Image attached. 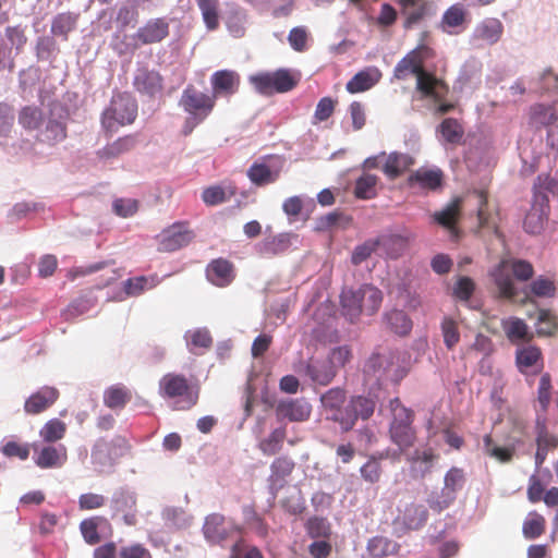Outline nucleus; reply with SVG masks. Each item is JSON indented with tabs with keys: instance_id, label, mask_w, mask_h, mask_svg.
I'll list each match as a JSON object with an SVG mask.
<instances>
[{
	"instance_id": "1",
	"label": "nucleus",
	"mask_w": 558,
	"mask_h": 558,
	"mask_svg": "<svg viewBox=\"0 0 558 558\" xmlns=\"http://www.w3.org/2000/svg\"><path fill=\"white\" fill-rule=\"evenodd\" d=\"M393 74L398 80H404L409 74H414L416 89L424 98L440 101L449 93L448 85L433 73L425 71L421 59H416L411 51L397 63Z\"/></svg>"
},
{
	"instance_id": "2",
	"label": "nucleus",
	"mask_w": 558,
	"mask_h": 558,
	"mask_svg": "<svg viewBox=\"0 0 558 558\" xmlns=\"http://www.w3.org/2000/svg\"><path fill=\"white\" fill-rule=\"evenodd\" d=\"M161 398L173 400V409L187 411L195 407L199 399V386L179 373L165 374L158 384Z\"/></svg>"
},
{
	"instance_id": "3",
	"label": "nucleus",
	"mask_w": 558,
	"mask_h": 558,
	"mask_svg": "<svg viewBox=\"0 0 558 558\" xmlns=\"http://www.w3.org/2000/svg\"><path fill=\"white\" fill-rule=\"evenodd\" d=\"M179 106L187 114L182 132L184 135H190L197 125L211 114L216 106V99L211 94H206L189 84L182 92Z\"/></svg>"
},
{
	"instance_id": "4",
	"label": "nucleus",
	"mask_w": 558,
	"mask_h": 558,
	"mask_svg": "<svg viewBox=\"0 0 558 558\" xmlns=\"http://www.w3.org/2000/svg\"><path fill=\"white\" fill-rule=\"evenodd\" d=\"M137 117V104L126 93L114 95L100 117L101 128L107 136H112L120 128L132 124Z\"/></svg>"
},
{
	"instance_id": "5",
	"label": "nucleus",
	"mask_w": 558,
	"mask_h": 558,
	"mask_svg": "<svg viewBox=\"0 0 558 558\" xmlns=\"http://www.w3.org/2000/svg\"><path fill=\"white\" fill-rule=\"evenodd\" d=\"M250 82L258 93L267 96L290 92L298 84V80L286 69L253 75Z\"/></svg>"
},
{
	"instance_id": "6",
	"label": "nucleus",
	"mask_w": 558,
	"mask_h": 558,
	"mask_svg": "<svg viewBox=\"0 0 558 558\" xmlns=\"http://www.w3.org/2000/svg\"><path fill=\"white\" fill-rule=\"evenodd\" d=\"M376 400L373 397L353 396L345 404V410L336 417L343 432L351 430L359 418L366 421L375 412Z\"/></svg>"
},
{
	"instance_id": "7",
	"label": "nucleus",
	"mask_w": 558,
	"mask_h": 558,
	"mask_svg": "<svg viewBox=\"0 0 558 558\" xmlns=\"http://www.w3.org/2000/svg\"><path fill=\"white\" fill-rule=\"evenodd\" d=\"M194 238L186 222H175L158 236L159 252H174L186 246Z\"/></svg>"
},
{
	"instance_id": "8",
	"label": "nucleus",
	"mask_w": 558,
	"mask_h": 558,
	"mask_svg": "<svg viewBox=\"0 0 558 558\" xmlns=\"http://www.w3.org/2000/svg\"><path fill=\"white\" fill-rule=\"evenodd\" d=\"M169 22L165 17L148 20L134 35V39L141 45L161 43L169 36Z\"/></svg>"
},
{
	"instance_id": "9",
	"label": "nucleus",
	"mask_w": 558,
	"mask_h": 558,
	"mask_svg": "<svg viewBox=\"0 0 558 558\" xmlns=\"http://www.w3.org/2000/svg\"><path fill=\"white\" fill-rule=\"evenodd\" d=\"M276 413L290 422H304L311 416L312 405L305 398L287 399L278 403Z\"/></svg>"
},
{
	"instance_id": "10",
	"label": "nucleus",
	"mask_w": 558,
	"mask_h": 558,
	"mask_svg": "<svg viewBox=\"0 0 558 558\" xmlns=\"http://www.w3.org/2000/svg\"><path fill=\"white\" fill-rule=\"evenodd\" d=\"M59 396L56 387L44 386L25 400L24 411L31 415L43 413L56 403Z\"/></svg>"
},
{
	"instance_id": "11",
	"label": "nucleus",
	"mask_w": 558,
	"mask_h": 558,
	"mask_svg": "<svg viewBox=\"0 0 558 558\" xmlns=\"http://www.w3.org/2000/svg\"><path fill=\"white\" fill-rule=\"evenodd\" d=\"M536 445L535 463L539 466L546 460L547 453L558 447V437L547 430L546 418L541 415L536 420Z\"/></svg>"
},
{
	"instance_id": "12",
	"label": "nucleus",
	"mask_w": 558,
	"mask_h": 558,
	"mask_svg": "<svg viewBox=\"0 0 558 558\" xmlns=\"http://www.w3.org/2000/svg\"><path fill=\"white\" fill-rule=\"evenodd\" d=\"M133 85L138 93L154 97L161 93L163 80L159 72L142 68L137 70Z\"/></svg>"
},
{
	"instance_id": "13",
	"label": "nucleus",
	"mask_w": 558,
	"mask_h": 558,
	"mask_svg": "<svg viewBox=\"0 0 558 558\" xmlns=\"http://www.w3.org/2000/svg\"><path fill=\"white\" fill-rule=\"evenodd\" d=\"M438 459V456L432 448L416 449L409 457L410 473L414 480H422L432 472L434 462Z\"/></svg>"
},
{
	"instance_id": "14",
	"label": "nucleus",
	"mask_w": 558,
	"mask_h": 558,
	"mask_svg": "<svg viewBox=\"0 0 558 558\" xmlns=\"http://www.w3.org/2000/svg\"><path fill=\"white\" fill-rule=\"evenodd\" d=\"M548 198L542 196V201H533L532 207L523 221L524 230L531 234H538L544 229L548 216Z\"/></svg>"
},
{
	"instance_id": "15",
	"label": "nucleus",
	"mask_w": 558,
	"mask_h": 558,
	"mask_svg": "<svg viewBox=\"0 0 558 558\" xmlns=\"http://www.w3.org/2000/svg\"><path fill=\"white\" fill-rule=\"evenodd\" d=\"M444 173L438 168H420L408 178V185L418 186L422 190L435 191L442 184Z\"/></svg>"
},
{
	"instance_id": "16",
	"label": "nucleus",
	"mask_w": 558,
	"mask_h": 558,
	"mask_svg": "<svg viewBox=\"0 0 558 558\" xmlns=\"http://www.w3.org/2000/svg\"><path fill=\"white\" fill-rule=\"evenodd\" d=\"M206 276L213 284L227 287L235 277L233 264L225 258L213 259L206 268Z\"/></svg>"
},
{
	"instance_id": "17",
	"label": "nucleus",
	"mask_w": 558,
	"mask_h": 558,
	"mask_svg": "<svg viewBox=\"0 0 558 558\" xmlns=\"http://www.w3.org/2000/svg\"><path fill=\"white\" fill-rule=\"evenodd\" d=\"M68 460V450L64 445L43 447L35 457V463L40 469H59Z\"/></svg>"
},
{
	"instance_id": "18",
	"label": "nucleus",
	"mask_w": 558,
	"mask_h": 558,
	"mask_svg": "<svg viewBox=\"0 0 558 558\" xmlns=\"http://www.w3.org/2000/svg\"><path fill=\"white\" fill-rule=\"evenodd\" d=\"M210 83L213 87V96L217 100V97L220 95H233L240 84V76L234 71L230 70H220L215 72L210 77Z\"/></svg>"
},
{
	"instance_id": "19",
	"label": "nucleus",
	"mask_w": 558,
	"mask_h": 558,
	"mask_svg": "<svg viewBox=\"0 0 558 558\" xmlns=\"http://www.w3.org/2000/svg\"><path fill=\"white\" fill-rule=\"evenodd\" d=\"M385 158L381 171L389 180L398 179L414 165V158L404 153L392 151Z\"/></svg>"
},
{
	"instance_id": "20",
	"label": "nucleus",
	"mask_w": 558,
	"mask_h": 558,
	"mask_svg": "<svg viewBox=\"0 0 558 558\" xmlns=\"http://www.w3.org/2000/svg\"><path fill=\"white\" fill-rule=\"evenodd\" d=\"M504 34V24L496 17H487L480 22L475 28V38L488 45L498 43Z\"/></svg>"
},
{
	"instance_id": "21",
	"label": "nucleus",
	"mask_w": 558,
	"mask_h": 558,
	"mask_svg": "<svg viewBox=\"0 0 558 558\" xmlns=\"http://www.w3.org/2000/svg\"><path fill=\"white\" fill-rule=\"evenodd\" d=\"M132 391L123 384L109 386L104 391V404L111 410H122L131 401Z\"/></svg>"
},
{
	"instance_id": "22",
	"label": "nucleus",
	"mask_w": 558,
	"mask_h": 558,
	"mask_svg": "<svg viewBox=\"0 0 558 558\" xmlns=\"http://www.w3.org/2000/svg\"><path fill=\"white\" fill-rule=\"evenodd\" d=\"M291 233H279L264 239L258 245V252L264 257L282 254L291 246Z\"/></svg>"
},
{
	"instance_id": "23",
	"label": "nucleus",
	"mask_w": 558,
	"mask_h": 558,
	"mask_svg": "<svg viewBox=\"0 0 558 558\" xmlns=\"http://www.w3.org/2000/svg\"><path fill=\"white\" fill-rule=\"evenodd\" d=\"M136 145L135 135H125L117 138L114 142L107 144L105 147L97 151V156L100 159H113L118 158L122 154L129 153Z\"/></svg>"
},
{
	"instance_id": "24",
	"label": "nucleus",
	"mask_w": 558,
	"mask_h": 558,
	"mask_svg": "<svg viewBox=\"0 0 558 558\" xmlns=\"http://www.w3.org/2000/svg\"><path fill=\"white\" fill-rule=\"evenodd\" d=\"M437 132L441 135L446 144L457 146L463 143L464 128L458 119H444L438 125Z\"/></svg>"
},
{
	"instance_id": "25",
	"label": "nucleus",
	"mask_w": 558,
	"mask_h": 558,
	"mask_svg": "<svg viewBox=\"0 0 558 558\" xmlns=\"http://www.w3.org/2000/svg\"><path fill=\"white\" fill-rule=\"evenodd\" d=\"M342 314L351 323H354L363 313L362 299L360 298V288L357 290H344L341 293Z\"/></svg>"
},
{
	"instance_id": "26",
	"label": "nucleus",
	"mask_w": 558,
	"mask_h": 558,
	"mask_svg": "<svg viewBox=\"0 0 558 558\" xmlns=\"http://www.w3.org/2000/svg\"><path fill=\"white\" fill-rule=\"evenodd\" d=\"M386 327L398 336H407L412 330L410 317L401 310H391L384 316Z\"/></svg>"
},
{
	"instance_id": "27",
	"label": "nucleus",
	"mask_w": 558,
	"mask_h": 558,
	"mask_svg": "<svg viewBox=\"0 0 558 558\" xmlns=\"http://www.w3.org/2000/svg\"><path fill=\"white\" fill-rule=\"evenodd\" d=\"M379 77L377 69L360 71L347 83L345 88L351 94L362 93L371 89Z\"/></svg>"
},
{
	"instance_id": "28",
	"label": "nucleus",
	"mask_w": 558,
	"mask_h": 558,
	"mask_svg": "<svg viewBox=\"0 0 558 558\" xmlns=\"http://www.w3.org/2000/svg\"><path fill=\"white\" fill-rule=\"evenodd\" d=\"M234 195H236V186L230 182L226 186L211 185L206 187L202 193V199L208 206H216Z\"/></svg>"
},
{
	"instance_id": "29",
	"label": "nucleus",
	"mask_w": 558,
	"mask_h": 558,
	"mask_svg": "<svg viewBox=\"0 0 558 558\" xmlns=\"http://www.w3.org/2000/svg\"><path fill=\"white\" fill-rule=\"evenodd\" d=\"M280 175V170H271L265 162H254L247 170V178L257 186L275 183Z\"/></svg>"
},
{
	"instance_id": "30",
	"label": "nucleus",
	"mask_w": 558,
	"mask_h": 558,
	"mask_svg": "<svg viewBox=\"0 0 558 558\" xmlns=\"http://www.w3.org/2000/svg\"><path fill=\"white\" fill-rule=\"evenodd\" d=\"M345 399V391L341 388H331L322 396V403L326 410L331 412L330 418L333 422H336V417L344 412Z\"/></svg>"
},
{
	"instance_id": "31",
	"label": "nucleus",
	"mask_w": 558,
	"mask_h": 558,
	"mask_svg": "<svg viewBox=\"0 0 558 558\" xmlns=\"http://www.w3.org/2000/svg\"><path fill=\"white\" fill-rule=\"evenodd\" d=\"M557 119L554 106L536 104L530 108V124L536 129L551 125Z\"/></svg>"
},
{
	"instance_id": "32",
	"label": "nucleus",
	"mask_w": 558,
	"mask_h": 558,
	"mask_svg": "<svg viewBox=\"0 0 558 558\" xmlns=\"http://www.w3.org/2000/svg\"><path fill=\"white\" fill-rule=\"evenodd\" d=\"M508 267V262L502 260L492 272L495 284L498 288L499 294L505 299H512L515 294V288L513 281L508 272H506V268Z\"/></svg>"
},
{
	"instance_id": "33",
	"label": "nucleus",
	"mask_w": 558,
	"mask_h": 558,
	"mask_svg": "<svg viewBox=\"0 0 558 558\" xmlns=\"http://www.w3.org/2000/svg\"><path fill=\"white\" fill-rule=\"evenodd\" d=\"M78 14L63 12L57 14L51 22V34L68 40L69 34L76 28Z\"/></svg>"
},
{
	"instance_id": "34",
	"label": "nucleus",
	"mask_w": 558,
	"mask_h": 558,
	"mask_svg": "<svg viewBox=\"0 0 558 558\" xmlns=\"http://www.w3.org/2000/svg\"><path fill=\"white\" fill-rule=\"evenodd\" d=\"M379 178L376 174L364 172L355 181L353 194L359 199H372L377 196Z\"/></svg>"
},
{
	"instance_id": "35",
	"label": "nucleus",
	"mask_w": 558,
	"mask_h": 558,
	"mask_svg": "<svg viewBox=\"0 0 558 558\" xmlns=\"http://www.w3.org/2000/svg\"><path fill=\"white\" fill-rule=\"evenodd\" d=\"M203 532L211 543H220L227 537V530L225 527V518L220 514H210L206 518Z\"/></svg>"
},
{
	"instance_id": "36",
	"label": "nucleus",
	"mask_w": 558,
	"mask_h": 558,
	"mask_svg": "<svg viewBox=\"0 0 558 558\" xmlns=\"http://www.w3.org/2000/svg\"><path fill=\"white\" fill-rule=\"evenodd\" d=\"M468 19V11L461 3H456L449 7L441 17V28L445 32L451 33L450 28L461 27L465 24Z\"/></svg>"
},
{
	"instance_id": "37",
	"label": "nucleus",
	"mask_w": 558,
	"mask_h": 558,
	"mask_svg": "<svg viewBox=\"0 0 558 558\" xmlns=\"http://www.w3.org/2000/svg\"><path fill=\"white\" fill-rule=\"evenodd\" d=\"M360 298L362 299L363 312L368 315H374L383 302L381 291L371 284L360 287Z\"/></svg>"
},
{
	"instance_id": "38",
	"label": "nucleus",
	"mask_w": 558,
	"mask_h": 558,
	"mask_svg": "<svg viewBox=\"0 0 558 558\" xmlns=\"http://www.w3.org/2000/svg\"><path fill=\"white\" fill-rule=\"evenodd\" d=\"M390 438L401 450L408 449L414 445L416 439L415 430L411 425H390Z\"/></svg>"
},
{
	"instance_id": "39",
	"label": "nucleus",
	"mask_w": 558,
	"mask_h": 558,
	"mask_svg": "<svg viewBox=\"0 0 558 558\" xmlns=\"http://www.w3.org/2000/svg\"><path fill=\"white\" fill-rule=\"evenodd\" d=\"M427 510L423 505L410 504L402 514L403 524L410 530H417L426 522Z\"/></svg>"
},
{
	"instance_id": "40",
	"label": "nucleus",
	"mask_w": 558,
	"mask_h": 558,
	"mask_svg": "<svg viewBox=\"0 0 558 558\" xmlns=\"http://www.w3.org/2000/svg\"><path fill=\"white\" fill-rule=\"evenodd\" d=\"M545 529V518L536 511H532L527 514L523 522L522 533L526 539H535L544 534Z\"/></svg>"
},
{
	"instance_id": "41",
	"label": "nucleus",
	"mask_w": 558,
	"mask_h": 558,
	"mask_svg": "<svg viewBox=\"0 0 558 558\" xmlns=\"http://www.w3.org/2000/svg\"><path fill=\"white\" fill-rule=\"evenodd\" d=\"M101 523H107L106 518L97 515L88 519H84L80 523V531L83 536V539L88 545H96L101 541V537L98 533V527Z\"/></svg>"
},
{
	"instance_id": "42",
	"label": "nucleus",
	"mask_w": 558,
	"mask_h": 558,
	"mask_svg": "<svg viewBox=\"0 0 558 558\" xmlns=\"http://www.w3.org/2000/svg\"><path fill=\"white\" fill-rule=\"evenodd\" d=\"M202 12L204 23L208 31H215L219 26V0H196Z\"/></svg>"
},
{
	"instance_id": "43",
	"label": "nucleus",
	"mask_w": 558,
	"mask_h": 558,
	"mask_svg": "<svg viewBox=\"0 0 558 558\" xmlns=\"http://www.w3.org/2000/svg\"><path fill=\"white\" fill-rule=\"evenodd\" d=\"M461 201L459 198L453 199L440 211L434 214V219L440 226L451 229L456 226L459 214H460Z\"/></svg>"
},
{
	"instance_id": "44",
	"label": "nucleus",
	"mask_w": 558,
	"mask_h": 558,
	"mask_svg": "<svg viewBox=\"0 0 558 558\" xmlns=\"http://www.w3.org/2000/svg\"><path fill=\"white\" fill-rule=\"evenodd\" d=\"M66 433V424L59 418H51L41 427L39 435L46 442L61 440Z\"/></svg>"
},
{
	"instance_id": "45",
	"label": "nucleus",
	"mask_w": 558,
	"mask_h": 558,
	"mask_svg": "<svg viewBox=\"0 0 558 558\" xmlns=\"http://www.w3.org/2000/svg\"><path fill=\"white\" fill-rule=\"evenodd\" d=\"M501 327L511 342L524 340L527 336V326L524 320L518 317H509L504 319Z\"/></svg>"
},
{
	"instance_id": "46",
	"label": "nucleus",
	"mask_w": 558,
	"mask_h": 558,
	"mask_svg": "<svg viewBox=\"0 0 558 558\" xmlns=\"http://www.w3.org/2000/svg\"><path fill=\"white\" fill-rule=\"evenodd\" d=\"M66 124L58 120H49L44 132L43 142L49 145H54L66 138Z\"/></svg>"
},
{
	"instance_id": "47",
	"label": "nucleus",
	"mask_w": 558,
	"mask_h": 558,
	"mask_svg": "<svg viewBox=\"0 0 558 558\" xmlns=\"http://www.w3.org/2000/svg\"><path fill=\"white\" fill-rule=\"evenodd\" d=\"M43 111L38 107L26 106L24 107L19 114V123L25 130H37L43 123Z\"/></svg>"
},
{
	"instance_id": "48",
	"label": "nucleus",
	"mask_w": 558,
	"mask_h": 558,
	"mask_svg": "<svg viewBox=\"0 0 558 558\" xmlns=\"http://www.w3.org/2000/svg\"><path fill=\"white\" fill-rule=\"evenodd\" d=\"M287 436L286 429L280 427L274 429L269 436L259 442L260 451L266 456H274L280 451Z\"/></svg>"
},
{
	"instance_id": "49",
	"label": "nucleus",
	"mask_w": 558,
	"mask_h": 558,
	"mask_svg": "<svg viewBox=\"0 0 558 558\" xmlns=\"http://www.w3.org/2000/svg\"><path fill=\"white\" fill-rule=\"evenodd\" d=\"M484 441V452L496 459L499 462L506 463L511 461L514 449L510 447H500L494 444L490 435H485L483 438Z\"/></svg>"
},
{
	"instance_id": "50",
	"label": "nucleus",
	"mask_w": 558,
	"mask_h": 558,
	"mask_svg": "<svg viewBox=\"0 0 558 558\" xmlns=\"http://www.w3.org/2000/svg\"><path fill=\"white\" fill-rule=\"evenodd\" d=\"M395 355L392 352L373 353L365 364L366 372L374 374L383 371L388 372L392 365Z\"/></svg>"
},
{
	"instance_id": "51",
	"label": "nucleus",
	"mask_w": 558,
	"mask_h": 558,
	"mask_svg": "<svg viewBox=\"0 0 558 558\" xmlns=\"http://www.w3.org/2000/svg\"><path fill=\"white\" fill-rule=\"evenodd\" d=\"M390 410L392 414L390 425H411L413 423V412L402 405L399 398H395L390 401Z\"/></svg>"
},
{
	"instance_id": "52",
	"label": "nucleus",
	"mask_w": 558,
	"mask_h": 558,
	"mask_svg": "<svg viewBox=\"0 0 558 558\" xmlns=\"http://www.w3.org/2000/svg\"><path fill=\"white\" fill-rule=\"evenodd\" d=\"M444 343L448 350H452L460 341L459 326L456 320L445 317L441 322Z\"/></svg>"
},
{
	"instance_id": "53",
	"label": "nucleus",
	"mask_w": 558,
	"mask_h": 558,
	"mask_svg": "<svg viewBox=\"0 0 558 558\" xmlns=\"http://www.w3.org/2000/svg\"><path fill=\"white\" fill-rule=\"evenodd\" d=\"M156 281L154 277L138 276L130 278L124 282L125 293L132 296L142 294L146 289L154 288Z\"/></svg>"
},
{
	"instance_id": "54",
	"label": "nucleus",
	"mask_w": 558,
	"mask_h": 558,
	"mask_svg": "<svg viewBox=\"0 0 558 558\" xmlns=\"http://www.w3.org/2000/svg\"><path fill=\"white\" fill-rule=\"evenodd\" d=\"M464 483V474L461 469L451 468L445 475L444 494L454 496L457 490L461 489Z\"/></svg>"
},
{
	"instance_id": "55",
	"label": "nucleus",
	"mask_w": 558,
	"mask_h": 558,
	"mask_svg": "<svg viewBox=\"0 0 558 558\" xmlns=\"http://www.w3.org/2000/svg\"><path fill=\"white\" fill-rule=\"evenodd\" d=\"M294 466L295 463L289 457H278L270 465V478L274 481L283 480L292 473Z\"/></svg>"
},
{
	"instance_id": "56",
	"label": "nucleus",
	"mask_w": 558,
	"mask_h": 558,
	"mask_svg": "<svg viewBox=\"0 0 558 558\" xmlns=\"http://www.w3.org/2000/svg\"><path fill=\"white\" fill-rule=\"evenodd\" d=\"M432 4L426 0L418 5L414 7L415 9L412 11H405L403 13L405 15V20L403 22V27L405 29L412 28L414 25L423 21L426 16L430 14Z\"/></svg>"
},
{
	"instance_id": "57",
	"label": "nucleus",
	"mask_w": 558,
	"mask_h": 558,
	"mask_svg": "<svg viewBox=\"0 0 558 558\" xmlns=\"http://www.w3.org/2000/svg\"><path fill=\"white\" fill-rule=\"evenodd\" d=\"M541 351L535 347H527L517 352V364L522 373L535 365L541 359Z\"/></svg>"
},
{
	"instance_id": "58",
	"label": "nucleus",
	"mask_w": 558,
	"mask_h": 558,
	"mask_svg": "<svg viewBox=\"0 0 558 558\" xmlns=\"http://www.w3.org/2000/svg\"><path fill=\"white\" fill-rule=\"evenodd\" d=\"M556 317L547 310H539L537 316L536 332L538 336H551L556 332Z\"/></svg>"
},
{
	"instance_id": "59",
	"label": "nucleus",
	"mask_w": 558,
	"mask_h": 558,
	"mask_svg": "<svg viewBox=\"0 0 558 558\" xmlns=\"http://www.w3.org/2000/svg\"><path fill=\"white\" fill-rule=\"evenodd\" d=\"M308 375L319 385H328L337 374V371L329 365H308Z\"/></svg>"
},
{
	"instance_id": "60",
	"label": "nucleus",
	"mask_w": 558,
	"mask_h": 558,
	"mask_svg": "<svg viewBox=\"0 0 558 558\" xmlns=\"http://www.w3.org/2000/svg\"><path fill=\"white\" fill-rule=\"evenodd\" d=\"M360 472L365 482L371 484L378 483L383 473L381 464L379 460L371 458L361 466Z\"/></svg>"
},
{
	"instance_id": "61",
	"label": "nucleus",
	"mask_w": 558,
	"mask_h": 558,
	"mask_svg": "<svg viewBox=\"0 0 558 558\" xmlns=\"http://www.w3.org/2000/svg\"><path fill=\"white\" fill-rule=\"evenodd\" d=\"M107 498L104 495L96 493H85L78 497V508L82 511H89L102 508L106 505Z\"/></svg>"
},
{
	"instance_id": "62",
	"label": "nucleus",
	"mask_w": 558,
	"mask_h": 558,
	"mask_svg": "<svg viewBox=\"0 0 558 558\" xmlns=\"http://www.w3.org/2000/svg\"><path fill=\"white\" fill-rule=\"evenodd\" d=\"M187 344L197 349H209L213 345V338L207 329H195L189 332Z\"/></svg>"
},
{
	"instance_id": "63",
	"label": "nucleus",
	"mask_w": 558,
	"mask_h": 558,
	"mask_svg": "<svg viewBox=\"0 0 558 558\" xmlns=\"http://www.w3.org/2000/svg\"><path fill=\"white\" fill-rule=\"evenodd\" d=\"M337 101L331 97H323L315 109V123L328 120L335 112Z\"/></svg>"
},
{
	"instance_id": "64",
	"label": "nucleus",
	"mask_w": 558,
	"mask_h": 558,
	"mask_svg": "<svg viewBox=\"0 0 558 558\" xmlns=\"http://www.w3.org/2000/svg\"><path fill=\"white\" fill-rule=\"evenodd\" d=\"M119 558H153L148 548L140 543L122 546L119 550Z\"/></svg>"
}]
</instances>
